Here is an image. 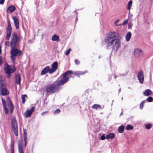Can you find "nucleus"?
I'll use <instances>...</instances> for the list:
<instances>
[{
    "label": "nucleus",
    "mask_w": 153,
    "mask_h": 153,
    "mask_svg": "<svg viewBox=\"0 0 153 153\" xmlns=\"http://www.w3.org/2000/svg\"><path fill=\"white\" fill-rule=\"evenodd\" d=\"M73 74V72L71 70L68 71L63 73L60 77L62 76L63 77L57 81L56 84H51L46 86V90L47 92L53 94L58 92L59 89V86L64 85L69 80L70 77L67 76L69 74Z\"/></svg>",
    "instance_id": "obj_1"
},
{
    "label": "nucleus",
    "mask_w": 153,
    "mask_h": 153,
    "mask_svg": "<svg viewBox=\"0 0 153 153\" xmlns=\"http://www.w3.org/2000/svg\"><path fill=\"white\" fill-rule=\"evenodd\" d=\"M20 40L19 36H17V33L13 32L11 36L10 42V57L13 62H14L16 57H19L22 54V51L16 48L19 45V42Z\"/></svg>",
    "instance_id": "obj_2"
},
{
    "label": "nucleus",
    "mask_w": 153,
    "mask_h": 153,
    "mask_svg": "<svg viewBox=\"0 0 153 153\" xmlns=\"http://www.w3.org/2000/svg\"><path fill=\"white\" fill-rule=\"evenodd\" d=\"M4 72L7 74L6 77L9 79L11 76V74L16 71V69L14 65H9L7 63L4 64Z\"/></svg>",
    "instance_id": "obj_3"
},
{
    "label": "nucleus",
    "mask_w": 153,
    "mask_h": 153,
    "mask_svg": "<svg viewBox=\"0 0 153 153\" xmlns=\"http://www.w3.org/2000/svg\"><path fill=\"white\" fill-rule=\"evenodd\" d=\"M119 34L115 32H110L106 36L105 39V42H115L116 41L120 40L118 39Z\"/></svg>",
    "instance_id": "obj_4"
},
{
    "label": "nucleus",
    "mask_w": 153,
    "mask_h": 153,
    "mask_svg": "<svg viewBox=\"0 0 153 153\" xmlns=\"http://www.w3.org/2000/svg\"><path fill=\"white\" fill-rule=\"evenodd\" d=\"M108 43L106 46L107 49H112V51L114 50L116 51L120 46V40L116 41L115 42H106Z\"/></svg>",
    "instance_id": "obj_5"
},
{
    "label": "nucleus",
    "mask_w": 153,
    "mask_h": 153,
    "mask_svg": "<svg viewBox=\"0 0 153 153\" xmlns=\"http://www.w3.org/2000/svg\"><path fill=\"white\" fill-rule=\"evenodd\" d=\"M11 127L15 136H17L18 135V125L15 117L12 118L11 122Z\"/></svg>",
    "instance_id": "obj_6"
},
{
    "label": "nucleus",
    "mask_w": 153,
    "mask_h": 153,
    "mask_svg": "<svg viewBox=\"0 0 153 153\" xmlns=\"http://www.w3.org/2000/svg\"><path fill=\"white\" fill-rule=\"evenodd\" d=\"M7 26L6 30L7 33L6 39L7 40H9L10 38L12 31V28L9 20L7 21Z\"/></svg>",
    "instance_id": "obj_7"
},
{
    "label": "nucleus",
    "mask_w": 153,
    "mask_h": 153,
    "mask_svg": "<svg viewBox=\"0 0 153 153\" xmlns=\"http://www.w3.org/2000/svg\"><path fill=\"white\" fill-rule=\"evenodd\" d=\"M35 108V107L33 106L32 107L30 110L27 109V110H26L25 113V117L26 118L30 117L32 114L33 112L34 111Z\"/></svg>",
    "instance_id": "obj_8"
},
{
    "label": "nucleus",
    "mask_w": 153,
    "mask_h": 153,
    "mask_svg": "<svg viewBox=\"0 0 153 153\" xmlns=\"http://www.w3.org/2000/svg\"><path fill=\"white\" fill-rule=\"evenodd\" d=\"M134 54L136 57H138L143 54V52L139 48H136L134 51Z\"/></svg>",
    "instance_id": "obj_9"
},
{
    "label": "nucleus",
    "mask_w": 153,
    "mask_h": 153,
    "mask_svg": "<svg viewBox=\"0 0 153 153\" xmlns=\"http://www.w3.org/2000/svg\"><path fill=\"white\" fill-rule=\"evenodd\" d=\"M137 77L138 79L141 83H142L144 81V78L143 72L142 71H140L139 72L138 75Z\"/></svg>",
    "instance_id": "obj_10"
},
{
    "label": "nucleus",
    "mask_w": 153,
    "mask_h": 153,
    "mask_svg": "<svg viewBox=\"0 0 153 153\" xmlns=\"http://www.w3.org/2000/svg\"><path fill=\"white\" fill-rule=\"evenodd\" d=\"M15 83L19 85H21V75L19 73H18L17 74H16L15 76Z\"/></svg>",
    "instance_id": "obj_11"
},
{
    "label": "nucleus",
    "mask_w": 153,
    "mask_h": 153,
    "mask_svg": "<svg viewBox=\"0 0 153 153\" xmlns=\"http://www.w3.org/2000/svg\"><path fill=\"white\" fill-rule=\"evenodd\" d=\"M1 94L2 96H5L9 94L8 90L5 88H2L0 90Z\"/></svg>",
    "instance_id": "obj_12"
},
{
    "label": "nucleus",
    "mask_w": 153,
    "mask_h": 153,
    "mask_svg": "<svg viewBox=\"0 0 153 153\" xmlns=\"http://www.w3.org/2000/svg\"><path fill=\"white\" fill-rule=\"evenodd\" d=\"M7 102L8 103V107L10 109L14 108V106L10 98L8 97L7 98Z\"/></svg>",
    "instance_id": "obj_13"
},
{
    "label": "nucleus",
    "mask_w": 153,
    "mask_h": 153,
    "mask_svg": "<svg viewBox=\"0 0 153 153\" xmlns=\"http://www.w3.org/2000/svg\"><path fill=\"white\" fill-rule=\"evenodd\" d=\"M13 19L14 21L16 29H18L19 28V22L16 16H13Z\"/></svg>",
    "instance_id": "obj_14"
},
{
    "label": "nucleus",
    "mask_w": 153,
    "mask_h": 153,
    "mask_svg": "<svg viewBox=\"0 0 153 153\" xmlns=\"http://www.w3.org/2000/svg\"><path fill=\"white\" fill-rule=\"evenodd\" d=\"M16 9V8L14 6H10L7 7V13H10L14 11Z\"/></svg>",
    "instance_id": "obj_15"
},
{
    "label": "nucleus",
    "mask_w": 153,
    "mask_h": 153,
    "mask_svg": "<svg viewBox=\"0 0 153 153\" xmlns=\"http://www.w3.org/2000/svg\"><path fill=\"white\" fill-rule=\"evenodd\" d=\"M49 67L48 66L45 67L41 71V74L42 75H44L49 72Z\"/></svg>",
    "instance_id": "obj_16"
},
{
    "label": "nucleus",
    "mask_w": 153,
    "mask_h": 153,
    "mask_svg": "<svg viewBox=\"0 0 153 153\" xmlns=\"http://www.w3.org/2000/svg\"><path fill=\"white\" fill-rule=\"evenodd\" d=\"M52 40L53 41H56L59 42L60 41V39L59 36L56 34H54L53 35L51 38Z\"/></svg>",
    "instance_id": "obj_17"
},
{
    "label": "nucleus",
    "mask_w": 153,
    "mask_h": 153,
    "mask_svg": "<svg viewBox=\"0 0 153 153\" xmlns=\"http://www.w3.org/2000/svg\"><path fill=\"white\" fill-rule=\"evenodd\" d=\"M152 94V91L149 89L146 90L143 92L144 95L147 96H148L151 95Z\"/></svg>",
    "instance_id": "obj_18"
},
{
    "label": "nucleus",
    "mask_w": 153,
    "mask_h": 153,
    "mask_svg": "<svg viewBox=\"0 0 153 153\" xmlns=\"http://www.w3.org/2000/svg\"><path fill=\"white\" fill-rule=\"evenodd\" d=\"M115 135L114 133H110L107 135L106 136V139H113L114 138Z\"/></svg>",
    "instance_id": "obj_19"
},
{
    "label": "nucleus",
    "mask_w": 153,
    "mask_h": 153,
    "mask_svg": "<svg viewBox=\"0 0 153 153\" xmlns=\"http://www.w3.org/2000/svg\"><path fill=\"white\" fill-rule=\"evenodd\" d=\"M14 142L13 141L11 140L10 144L11 153H14Z\"/></svg>",
    "instance_id": "obj_20"
},
{
    "label": "nucleus",
    "mask_w": 153,
    "mask_h": 153,
    "mask_svg": "<svg viewBox=\"0 0 153 153\" xmlns=\"http://www.w3.org/2000/svg\"><path fill=\"white\" fill-rule=\"evenodd\" d=\"M125 126L123 125H121L120 126L118 129V132L120 133H122L124 131V129L125 128Z\"/></svg>",
    "instance_id": "obj_21"
},
{
    "label": "nucleus",
    "mask_w": 153,
    "mask_h": 153,
    "mask_svg": "<svg viewBox=\"0 0 153 153\" xmlns=\"http://www.w3.org/2000/svg\"><path fill=\"white\" fill-rule=\"evenodd\" d=\"M51 67L56 70L58 69V62L55 61L53 62L51 65Z\"/></svg>",
    "instance_id": "obj_22"
},
{
    "label": "nucleus",
    "mask_w": 153,
    "mask_h": 153,
    "mask_svg": "<svg viewBox=\"0 0 153 153\" xmlns=\"http://www.w3.org/2000/svg\"><path fill=\"white\" fill-rule=\"evenodd\" d=\"M131 34L130 32H128L126 36V39L127 41H129L131 37Z\"/></svg>",
    "instance_id": "obj_23"
},
{
    "label": "nucleus",
    "mask_w": 153,
    "mask_h": 153,
    "mask_svg": "<svg viewBox=\"0 0 153 153\" xmlns=\"http://www.w3.org/2000/svg\"><path fill=\"white\" fill-rule=\"evenodd\" d=\"M84 73L82 71H75L74 73V74L76 76H79L83 75Z\"/></svg>",
    "instance_id": "obj_24"
},
{
    "label": "nucleus",
    "mask_w": 153,
    "mask_h": 153,
    "mask_svg": "<svg viewBox=\"0 0 153 153\" xmlns=\"http://www.w3.org/2000/svg\"><path fill=\"white\" fill-rule=\"evenodd\" d=\"M18 150L19 153H22L23 152V147L21 144H20L19 143L18 144Z\"/></svg>",
    "instance_id": "obj_25"
},
{
    "label": "nucleus",
    "mask_w": 153,
    "mask_h": 153,
    "mask_svg": "<svg viewBox=\"0 0 153 153\" xmlns=\"http://www.w3.org/2000/svg\"><path fill=\"white\" fill-rule=\"evenodd\" d=\"M133 128L134 127L130 125H128L126 126V129L127 130H131L133 129Z\"/></svg>",
    "instance_id": "obj_26"
},
{
    "label": "nucleus",
    "mask_w": 153,
    "mask_h": 153,
    "mask_svg": "<svg viewBox=\"0 0 153 153\" xmlns=\"http://www.w3.org/2000/svg\"><path fill=\"white\" fill-rule=\"evenodd\" d=\"M101 107V106L100 105L96 104H94L92 107V108L96 109H97L98 108H100Z\"/></svg>",
    "instance_id": "obj_27"
},
{
    "label": "nucleus",
    "mask_w": 153,
    "mask_h": 153,
    "mask_svg": "<svg viewBox=\"0 0 153 153\" xmlns=\"http://www.w3.org/2000/svg\"><path fill=\"white\" fill-rule=\"evenodd\" d=\"M27 96L26 94H24L22 96V102L23 103H24L25 102V97Z\"/></svg>",
    "instance_id": "obj_28"
},
{
    "label": "nucleus",
    "mask_w": 153,
    "mask_h": 153,
    "mask_svg": "<svg viewBox=\"0 0 153 153\" xmlns=\"http://www.w3.org/2000/svg\"><path fill=\"white\" fill-rule=\"evenodd\" d=\"M56 71V69L52 68L51 69L49 68L48 72L50 74H52L55 72Z\"/></svg>",
    "instance_id": "obj_29"
},
{
    "label": "nucleus",
    "mask_w": 153,
    "mask_h": 153,
    "mask_svg": "<svg viewBox=\"0 0 153 153\" xmlns=\"http://www.w3.org/2000/svg\"><path fill=\"white\" fill-rule=\"evenodd\" d=\"M152 126V125L151 123H148L146 125L145 128L147 129H150Z\"/></svg>",
    "instance_id": "obj_30"
},
{
    "label": "nucleus",
    "mask_w": 153,
    "mask_h": 153,
    "mask_svg": "<svg viewBox=\"0 0 153 153\" xmlns=\"http://www.w3.org/2000/svg\"><path fill=\"white\" fill-rule=\"evenodd\" d=\"M23 132H24V134H23V137L24 138H27V132H26V130H25V129L23 128Z\"/></svg>",
    "instance_id": "obj_31"
},
{
    "label": "nucleus",
    "mask_w": 153,
    "mask_h": 153,
    "mask_svg": "<svg viewBox=\"0 0 153 153\" xmlns=\"http://www.w3.org/2000/svg\"><path fill=\"white\" fill-rule=\"evenodd\" d=\"M146 100L149 102H151L153 101V98L152 97H149L148 98H147L146 99Z\"/></svg>",
    "instance_id": "obj_32"
},
{
    "label": "nucleus",
    "mask_w": 153,
    "mask_h": 153,
    "mask_svg": "<svg viewBox=\"0 0 153 153\" xmlns=\"http://www.w3.org/2000/svg\"><path fill=\"white\" fill-rule=\"evenodd\" d=\"M1 100L3 107H6V104L5 101L4 100L3 98H2Z\"/></svg>",
    "instance_id": "obj_33"
},
{
    "label": "nucleus",
    "mask_w": 153,
    "mask_h": 153,
    "mask_svg": "<svg viewBox=\"0 0 153 153\" xmlns=\"http://www.w3.org/2000/svg\"><path fill=\"white\" fill-rule=\"evenodd\" d=\"M119 19H118L115 21L114 22V25L117 26H121V24H117L118 23L119 21Z\"/></svg>",
    "instance_id": "obj_34"
},
{
    "label": "nucleus",
    "mask_w": 153,
    "mask_h": 153,
    "mask_svg": "<svg viewBox=\"0 0 153 153\" xmlns=\"http://www.w3.org/2000/svg\"><path fill=\"white\" fill-rule=\"evenodd\" d=\"M60 111L59 109H58L55 110L53 112V114H56L59 113Z\"/></svg>",
    "instance_id": "obj_35"
},
{
    "label": "nucleus",
    "mask_w": 153,
    "mask_h": 153,
    "mask_svg": "<svg viewBox=\"0 0 153 153\" xmlns=\"http://www.w3.org/2000/svg\"><path fill=\"white\" fill-rule=\"evenodd\" d=\"M4 108V111L5 112V113L7 114H8V111L7 108L6 107H3Z\"/></svg>",
    "instance_id": "obj_36"
},
{
    "label": "nucleus",
    "mask_w": 153,
    "mask_h": 153,
    "mask_svg": "<svg viewBox=\"0 0 153 153\" xmlns=\"http://www.w3.org/2000/svg\"><path fill=\"white\" fill-rule=\"evenodd\" d=\"M100 84L99 83V82L98 81H95L94 83V85L96 86H98V85H101V84L100 83Z\"/></svg>",
    "instance_id": "obj_37"
},
{
    "label": "nucleus",
    "mask_w": 153,
    "mask_h": 153,
    "mask_svg": "<svg viewBox=\"0 0 153 153\" xmlns=\"http://www.w3.org/2000/svg\"><path fill=\"white\" fill-rule=\"evenodd\" d=\"M128 22V19H126L122 24H121V25H126Z\"/></svg>",
    "instance_id": "obj_38"
},
{
    "label": "nucleus",
    "mask_w": 153,
    "mask_h": 153,
    "mask_svg": "<svg viewBox=\"0 0 153 153\" xmlns=\"http://www.w3.org/2000/svg\"><path fill=\"white\" fill-rule=\"evenodd\" d=\"M106 138V137H105V134H103L101 137L100 139L102 140H104Z\"/></svg>",
    "instance_id": "obj_39"
},
{
    "label": "nucleus",
    "mask_w": 153,
    "mask_h": 153,
    "mask_svg": "<svg viewBox=\"0 0 153 153\" xmlns=\"http://www.w3.org/2000/svg\"><path fill=\"white\" fill-rule=\"evenodd\" d=\"M144 102L143 101H142L140 104V108L141 109H142L143 108V107L144 106Z\"/></svg>",
    "instance_id": "obj_40"
},
{
    "label": "nucleus",
    "mask_w": 153,
    "mask_h": 153,
    "mask_svg": "<svg viewBox=\"0 0 153 153\" xmlns=\"http://www.w3.org/2000/svg\"><path fill=\"white\" fill-rule=\"evenodd\" d=\"M71 51V49L69 48L66 52L65 55H68L69 54Z\"/></svg>",
    "instance_id": "obj_41"
},
{
    "label": "nucleus",
    "mask_w": 153,
    "mask_h": 153,
    "mask_svg": "<svg viewBox=\"0 0 153 153\" xmlns=\"http://www.w3.org/2000/svg\"><path fill=\"white\" fill-rule=\"evenodd\" d=\"M132 1L131 0H130L128 2L127 6L131 7L132 5Z\"/></svg>",
    "instance_id": "obj_42"
},
{
    "label": "nucleus",
    "mask_w": 153,
    "mask_h": 153,
    "mask_svg": "<svg viewBox=\"0 0 153 153\" xmlns=\"http://www.w3.org/2000/svg\"><path fill=\"white\" fill-rule=\"evenodd\" d=\"M75 63L76 65H79L80 64V62L77 59L75 60Z\"/></svg>",
    "instance_id": "obj_43"
},
{
    "label": "nucleus",
    "mask_w": 153,
    "mask_h": 153,
    "mask_svg": "<svg viewBox=\"0 0 153 153\" xmlns=\"http://www.w3.org/2000/svg\"><path fill=\"white\" fill-rule=\"evenodd\" d=\"M2 57L0 56V65L2 64L3 63V61L2 60Z\"/></svg>",
    "instance_id": "obj_44"
},
{
    "label": "nucleus",
    "mask_w": 153,
    "mask_h": 153,
    "mask_svg": "<svg viewBox=\"0 0 153 153\" xmlns=\"http://www.w3.org/2000/svg\"><path fill=\"white\" fill-rule=\"evenodd\" d=\"M10 43L9 41H7L5 42V44L7 46H9Z\"/></svg>",
    "instance_id": "obj_45"
},
{
    "label": "nucleus",
    "mask_w": 153,
    "mask_h": 153,
    "mask_svg": "<svg viewBox=\"0 0 153 153\" xmlns=\"http://www.w3.org/2000/svg\"><path fill=\"white\" fill-rule=\"evenodd\" d=\"M5 0H0V4H3L4 3Z\"/></svg>",
    "instance_id": "obj_46"
},
{
    "label": "nucleus",
    "mask_w": 153,
    "mask_h": 153,
    "mask_svg": "<svg viewBox=\"0 0 153 153\" xmlns=\"http://www.w3.org/2000/svg\"><path fill=\"white\" fill-rule=\"evenodd\" d=\"M27 138H24V142H25V147H26V144H27L26 140H27Z\"/></svg>",
    "instance_id": "obj_47"
},
{
    "label": "nucleus",
    "mask_w": 153,
    "mask_h": 153,
    "mask_svg": "<svg viewBox=\"0 0 153 153\" xmlns=\"http://www.w3.org/2000/svg\"><path fill=\"white\" fill-rule=\"evenodd\" d=\"M48 112V111H44L43 112H42L41 114L42 115H44L45 114H46Z\"/></svg>",
    "instance_id": "obj_48"
},
{
    "label": "nucleus",
    "mask_w": 153,
    "mask_h": 153,
    "mask_svg": "<svg viewBox=\"0 0 153 153\" xmlns=\"http://www.w3.org/2000/svg\"><path fill=\"white\" fill-rule=\"evenodd\" d=\"M131 7L128 6H127V9L129 10V14L130 13V11L131 8Z\"/></svg>",
    "instance_id": "obj_49"
},
{
    "label": "nucleus",
    "mask_w": 153,
    "mask_h": 153,
    "mask_svg": "<svg viewBox=\"0 0 153 153\" xmlns=\"http://www.w3.org/2000/svg\"><path fill=\"white\" fill-rule=\"evenodd\" d=\"M10 109V113H12L13 111L14 108H12L11 109Z\"/></svg>",
    "instance_id": "obj_50"
},
{
    "label": "nucleus",
    "mask_w": 153,
    "mask_h": 153,
    "mask_svg": "<svg viewBox=\"0 0 153 153\" xmlns=\"http://www.w3.org/2000/svg\"><path fill=\"white\" fill-rule=\"evenodd\" d=\"M3 84H2L1 83H0V90L2 88H1V87H3Z\"/></svg>",
    "instance_id": "obj_51"
},
{
    "label": "nucleus",
    "mask_w": 153,
    "mask_h": 153,
    "mask_svg": "<svg viewBox=\"0 0 153 153\" xmlns=\"http://www.w3.org/2000/svg\"><path fill=\"white\" fill-rule=\"evenodd\" d=\"M0 54H1V46L0 45Z\"/></svg>",
    "instance_id": "obj_52"
},
{
    "label": "nucleus",
    "mask_w": 153,
    "mask_h": 153,
    "mask_svg": "<svg viewBox=\"0 0 153 153\" xmlns=\"http://www.w3.org/2000/svg\"><path fill=\"white\" fill-rule=\"evenodd\" d=\"M133 15H131V16H128V18H131V17Z\"/></svg>",
    "instance_id": "obj_53"
},
{
    "label": "nucleus",
    "mask_w": 153,
    "mask_h": 153,
    "mask_svg": "<svg viewBox=\"0 0 153 153\" xmlns=\"http://www.w3.org/2000/svg\"><path fill=\"white\" fill-rule=\"evenodd\" d=\"M121 88H120L119 89V90H118V91H119V93L120 92V91H121Z\"/></svg>",
    "instance_id": "obj_54"
},
{
    "label": "nucleus",
    "mask_w": 153,
    "mask_h": 153,
    "mask_svg": "<svg viewBox=\"0 0 153 153\" xmlns=\"http://www.w3.org/2000/svg\"><path fill=\"white\" fill-rule=\"evenodd\" d=\"M123 114V112L122 111V112H121V113H120V116L121 115Z\"/></svg>",
    "instance_id": "obj_55"
},
{
    "label": "nucleus",
    "mask_w": 153,
    "mask_h": 153,
    "mask_svg": "<svg viewBox=\"0 0 153 153\" xmlns=\"http://www.w3.org/2000/svg\"><path fill=\"white\" fill-rule=\"evenodd\" d=\"M77 20H78V18H77L76 17V21H77Z\"/></svg>",
    "instance_id": "obj_56"
},
{
    "label": "nucleus",
    "mask_w": 153,
    "mask_h": 153,
    "mask_svg": "<svg viewBox=\"0 0 153 153\" xmlns=\"http://www.w3.org/2000/svg\"><path fill=\"white\" fill-rule=\"evenodd\" d=\"M100 58H101V56H99V59H100Z\"/></svg>",
    "instance_id": "obj_57"
},
{
    "label": "nucleus",
    "mask_w": 153,
    "mask_h": 153,
    "mask_svg": "<svg viewBox=\"0 0 153 153\" xmlns=\"http://www.w3.org/2000/svg\"><path fill=\"white\" fill-rule=\"evenodd\" d=\"M44 102H45V100L44 101Z\"/></svg>",
    "instance_id": "obj_58"
},
{
    "label": "nucleus",
    "mask_w": 153,
    "mask_h": 153,
    "mask_svg": "<svg viewBox=\"0 0 153 153\" xmlns=\"http://www.w3.org/2000/svg\"><path fill=\"white\" fill-rule=\"evenodd\" d=\"M128 27H129V25H128Z\"/></svg>",
    "instance_id": "obj_59"
},
{
    "label": "nucleus",
    "mask_w": 153,
    "mask_h": 153,
    "mask_svg": "<svg viewBox=\"0 0 153 153\" xmlns=\"http://www.w3.org/2000/svg\"><path fill=\"white\" fill-rule=\"evenodd\" d=\"M122 110L123 111V109H122Z\"/></svg>",
    "instance_id": "obj_60"
},
{
    "label": "nucleus",
    "mask_w": 153,
    "mask_h": 153,
    "mask_svg": "<svg viewBox=\"0 0 153 153\" xmlns=\"http://www.w3.org/2000/svg\"><path fill=\"white\" fill-rule=\"evenodd\" d=\"M23 153V152H22V153Z\"/></svg>",
    "instance_id": "obj_61"
}]
</instances>
